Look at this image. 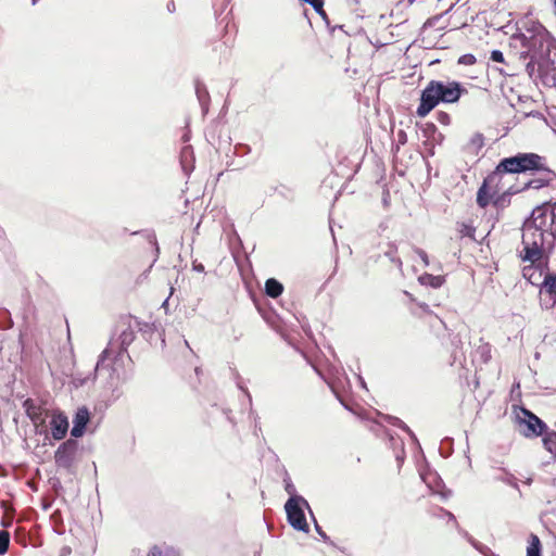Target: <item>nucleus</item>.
<instances>
[{
	"instance_id": "nucleus-1",
	"label": "nucleus",
	"mask_w": 556,
	"mask_h": 556,
	"mask_svg": "<svg viewBox=\"0 0 556 556\" xmlns=\"http://www.w3.org/2000/svg\"><path fill=\"white\" fill-rule=\"evenodd\" d=\"M556 241V203H546L532 211L522 227V249L519 256L530 263L522 268V276L539 286L543 275L542 262L553 252Z\"/></svg>"
},
{
	"instance_id": "nucleus-2",
	"label": "nucleus",
	"mask_w": 556,
	"mask_h": 556,
	"mask_svg": "<svg viewBox=\"0 0 556 556\" xmlns=\"http://www.w3.org/2000/svg\"><path fill=\"white\" fill-rule=\"evenodd\" d=\"M139 323L131 315H123L116 321L110 341L106 346V358L112 353H116L110 372L112 386V400H116L122 395L121 386L129 378L127 366L131 359L127 353V348L135 340L136 331Z\"/></svg>"
},
{
	"instance_id": "nucleus-3",
	"label": "nucleus",
	"mask_w": 556,
	"mask_h": 556,
	"mask_svg": "<svg viewBox=\"0 0 556 556\" xmlns=\"http://www.w3.org/2000/svg\"><path fill=\"white\" fill-rule=\"evenodd\" d=\"M467 90L456 80H430L420 94L416 114L426 117L440 103H456Z\"/></svg>"
},
{
	"instance_id": "nucleus-4",
	"label": "nucleus",
	"mask_w": 556,
	"mask_h": 556,
	"mask_svg": "<svg viewBox=\"0 0 556 556\" xmlns=\"http://www.w3.org/2000/svg\"><path fill=\"white\" fill-rule=\"evenodd\" d=\"M543 156L535 153H518L503 159L496 166V173H527L542 166Z\"/></svg>"
},
{
	"instance_id": "nucleus-5",
	"label": "nucleus",
	"mask_w": 556,
	"mask_h": 556,
	"mask_svg": "<svg viewBox=\"0 0 556 556\" xmlns=\"http://www.w3.org/2000/svg\"><path fill=\"white\" fill-rule=\"evenodd\" d=\"M302 506L309 508L304 497H289L285 504L288 522L298 531L308 532V525Z\"/></svg>"
},
{
	"instance_id": "nucleus-6",
	"label": "nucleus",
	"mask_w": 556,
	"mask_h": 556,
	"mask_svg": "<svg viewBox=\"0 0 556 556\" xmlns=\"http://www.w3.org/2000/svg\"><path fill=\"white\" fill-rule=\"evenodd\" d=\"M78 452V442L75 439H67L60 444L54 453V462L59 468L70 470L75 462Z\"/></svg>"
},
{
	"instance_id": "nucleus-7",
	"label": "nucleus",
	"mask_w": 556,
	"mask_h": 556,
	"mask_svg": "<svg viewBox=\"0 0 556 556\" xmlns=\"http://www.w3.org/2000/svg\"><path fill=\"white\" fill-rule=\"evenodd\" d=\"M525 419L520 420V424L525 426L522 433L526 437H540L546 432V424L540 419L536 415L527 408H521Z\"/></svg>"
},
{
	"instance_id": "nucleus-8",
	"label": "nucleus",
	"mask_w": 556,
	"mask_h": 556,
	"mask_svg": "<svg viewBox=\"0 0 556 556\" xmlns=\"http://www.w3.org/2000/svg\"><path fill=\"white\" fill-rule=\"evenodd\" d=\"M532 174H536L538 177L530 179L526 184L528 189H541L548 186L556 179V174L546 166L545 159L543 157L542 166L540 168H533L530 170Z\"/></svg>"
},
{
	"instance_id": "nucleus-9",
	"label": "nucleus",
	"mask_w": 556,
	"mask_h": 556,
	"mask_svg": "<svg viewBox=\"0 0 556 556\" xmlns=\"http://www.w3.org/2000/svg\"><path fill=\"white\" fill-rule=\"evenodd\" d=\"M68 428L70 422L65 413L60 409L53 410L50 420V429L53 440H63L67 434Z\"/></svg>"
},
{
	"instance_id": "nucleus-10",
	"label": "nucleus",
	"mask_w": 556,
	"mask_h": 556,
	"mask_svg": "<svg viewBox=\"0 0 556 556\" xmlns=\"http://www.w3.org/2000/svg\"><path fill=\"white\" fill-rule=\"evenodd\" d=\"M539 76L545 86L553 87L556 85V65L554 62H546L539 65Z\"/></svg>"
},
{
	"instance_id": "nucleus-11",
	"label": "nucleus",
	"mask_w": 556,
	"mask_h": 556,
	"mask_svg": "<svg viewBox=\"0 0 556 556\" xmlns=\"http://www.w3.org/2000/svg\"><path fill=\"white\" fill-rule=\"evenodd\" d=\"M23 408L25 409V413L27 417L37 425L40 422L41 425L45 424L46 419L43 417V410L40 406H37L35 402L31 399H26L23 402Z\"/></svg>"
},
{
	"instance_id": "nucleus-12",
	"label": "nucleus",
	"mask_w": 556,
	"mask_h": 556,
	"mask_svg": "<svg viewBox=\"0 0 556 556\" xmlns=\"http://www.w3.org/2000/svg\"><path fill=\"white\" fill-rule=\"evenodd\" d=\"M541 291L549 295L553 303L556 302V275L546 273L543 280L540 282Z\"/></svg>"
},
{
	"instance_id": "nucleus-13",
	"label": "nucleus",
	"mask_w": 556,
	"mask_h": 556,
	"mask_svg": "<svg viewBox=\"0 0 556 556\" xmlns=\"http://www.w3.org/2000/svg\"><path fill=\"white\" fill-rule=\"evenodd\" d=\"M493 471L496 472L494 480L501 481L510 485L511 488L519 490L516 477L502 467H493Z\"/></svg>"
},
{
	"instance_id": "nucleus-14",
	"label": "nucleus",
	"mask_w": 556,
	"mask_h": 556,
	"mask_svg": "<svg viewBox=\"0 0 556 556\" xmlns=\"http://www.w3.org/2000/svg\"><path fill=\"white\" fill-rule=\"evenodd\" d=\"M283 291V286L281 282H279L277 279L275 278H269L266 280L265 282V293L273 298V299H276L278 298Z\"/></svg>"
},
{
	"instance_id": "nucleus-15",
	"label": "nucleus",
	"mask_w": 556,
	"mask_h": 556,
	"mask_svg": "<svg viewBox=\"0 0 556 556\" xmlns=\"http://www.w3.org/2000/svg\"><path fill=\"white\" fill-rule=\"evenodd\" d=\"M90 421V412L86 406L78 407L73 416V424L87 429Z\"/></svg>"
},
{
	"instance_id": "nucleus-16",
	"label": "nucleus",
	"mask_w": 556,
	"mask_h": 556,
	"mask_svg": "<svg viewBox=\"0 0 556 556\" xmlns=\"http://www.w3.org/2000/svg\"><path fill=\"white\" fill-rule=\"evenodd\" d=\"M527 556H542V544L536 534L531 533L528 538Z\"/></svg>"
},
{
	"instance_id": "nucleus-17",
	"label": "nucleus",
	"mask_w": 556,
	"mask_h": 556,
	"mask_svg": "<svg viewBox=\"0 0 556 556\" xmlns=\"http://www.w3.org/2000/svg\"><path fill=\"white\" fill-rule=\"evenodd\" d=\"M147 556H179V553L172 546L161 544L152 546Z\"/></svg>"
},
{
	"instance_id": "nucleus-18",
	"label": "nucleus",
	"mask_w": 556,
	"mask_h": 556,
	"mask_svg": "<svg viewBox=\"0 0 556 556\" xmlns=\"http://www.w3.org/2000/svg\"><path fill=\"white\" fill-rule=\"evenodd\" d=\"M491 200L492 197L489 194L486 181H483L477 192V204L481 208H485L490 204Z\"/></svg>"
},
{
	"instance_id": "nucleus-19",
	"label": "nucleus",
	"mask_w": 556,
	"mask_h": 556,
	"mask_svg": "<svg viewBox=\"0 0 556 556\" xmlns=\"http://www.w3.org/2000/svg\"><path fill=\"white\" fill-rule=\"evenodd\" d=\"M419 280L421 283L429 285L433 288H440L444 282V278L442 276H433L430 274H425L419 278Z\"/></svg>"
},
{
	"instance_id": "nucleus-20",
	"label": "nucleus",
	"mask_w": 556,
	"mask_h": 556,
	"mask_svg": "<svg viewBox=\"0 0 556 556\" xmlns=\"http://www.w3.org/2000/svg\"><path fill=\"white\" fill-rule=\"evenodd\" d=\"M543 444L548 452L556 454V431L546 432Z\"/></svg>"
},
{
	"instance_id": "nucleus-21",
	"label": "nucleus",
	"mask_w": 556,
	"mask_h": 556,
	"mask_svg": "<svg viewBox=\"0 0 556 556\" xmlns=\"http://www.w3.org/2000/svg\"><path fill=\"white\" fill-rule=\"evenodd\" d=\"M193 152L190 146H186L181 149L180 152V163L185 172L188 170V162L192 160Z\"/></svg>"
},
{
	"instance_id": "nucleus-22",
	"label": "nucleus",
	"mask_w": 556,
	"mask_h": 556,
	"mask_svg": "<svg viewBox=\"0 0 556 556\" xmlns=\"http://www.w3.org/2000/svg\"><path fill=\"white\" fill-rule=\"evenodd\" d=\"M492 202L497 210H504L510 203V194L507 192L500 194Z\"/></svg>"
},
{
	"instance_id": "nucleus-23",
	"label": "nucleus",
	"mask_w": 556,
	"mask_h": 556,
	"mask_svg": "<svg viewBox=\"0 0 556 556\" xmlns=\"http://www.w3.org/2000/svg\"><path fill=\"white\" fill-rule=\"evenodd\" d=\"M134 235H141L150 244H152L154 247L156 255L159 254L160 249L157 245L156 236H155L154 231H151V230H144V231H140V232L136 231V232H134Z\"/></svg>"
},
{
	"instance_id": "nucleus-24",
	"label": "nucleus",
	"mask_w": 556,
	"mask_h": 556,
	"mask_svg": "<svg viewBox=\"0 0 556 556\" xmlns=\"http://www.w3.org/2000/svg\"><path fill=\"white\" fill-rule=\"evenodd\" d=\"M10 545V533L5 530H0V555L8 552Z\"/></svg>"
},
{
	"instance_id": "nucleus-25",
	"label": "nucleus",
	"mask_w": 556,
	"mask_h": 556,
	"mask_svg": "<svg viewBox=\"0 0 556 556\" xmlns=\"http://www.w3.org/2000/svg\"><path fill=\"white\" fill-rule=\"evenodd\" d=\"M483 147V136L481 134H476L471 137L468 148L472 150H479Z\"/></svg>"
},
{
	"instance_id": "nucleus-26",
	"label": "nucleus",
	"mask_w": 556,
	"mask_h": 556,
	"mask_svg": "<svg viewBox=\"0 0 556 556\" xmlns=\"http://www.w3.org/2000/svg\"><path fill=\"white\" fill-rule=\"evenodd\" d=\"M395 248L393 245H390V249L384 252V255L396 266L401 269L402 268V261L399 257H395Z\"/></svg>"
},
{
	"instance_id": "nucleus-27",
	"label": "nucleus",
	"mask_w": 556,
	"mask_h": 556,
	"mask_svg": "<svg viewBox=\"0 0 556 556\" xmlns=\"http://www.w3.org/2000/svg\"><path fill=\"white\" fill-rule=\"evenodd\" d=\"M283 482H285V490L290 495V497H302L301 495L295 494V486L292 483V481L290 480V478H288V477L285 478Z\"/></svg>"
},
{
	"instance_id": "nucleus-28",
	"label": "nucleus",
	"mask_w": 556,
	"mask_h": 556,
	"mask_svg": "<svg viewBox=\"0 0 556 556\" xmlns=\"http://www.w3.org/2000/svg\"><path fill=\"white\" fill-rule=\"evenodd\" d=\"M476 62H477V59L471 53L463 54L458 59V64H460V65H473Z\"/></svg>"
},
{
	"instance_id": "nucleus-29",
	"label": "nucleus",
	"mask_w": 556,
	"mask_h": 556,
	"mask_svg": "<svg viewBox=\"0 0 556 556\" xmlns=\"http://www.w3.org/2000/svg\"><path fill=\"white\" fill-rule=\"evenodd\" d=\"M195 92L201 105H204L205 101L208 98L206 89L203 86L198 85L195 88Z\"/></svg>"
},
{
	"instance_id": "nucleus-30",
	"label": "nucleus",
	"mask_w": 556,
	"mask_h": 556,
	"mask_svg": "<svg viewBox=\"0 0 556 556\" xmlns=\"http://www.w3.org/2000/svg\"><path fill=\"white\" fill-rule=\"evenodd\" d=\"M86 432V429L81 426H77L75 424H73V428L71 430V435L72 438L71 439H77V438H80L85 434Z\"/></svg>"
},
{
	"instance_id": "nucleus-31",
	"label": "nucleus",
	"mask_w": 556,
	"mask_h": 556,
	"mask_svg": "<svg viewBox=\"0 0 556 556\" xmlns=\"http://www.w3.org/2000/svg\"><path fill=\"white\" fill-rule=\"evenodd\" d=\"M437 121L442 125H450L451 123V116L445 112H438L437 113Z\"/></svg>"
},
{
	"instance_id": "nucleus-32",
	"label": "nucleus",
	"mask_w": 556,
	"mask_h": 556,
	"mask_svg": "<svg viewBox=\"0 0 556 556\" xmlns=\"http://www.w3.org/2000/svg\"><path fill=\"white\" fill-rule=\"evenodd\" d=\"M414 252L420 257L424 266H426V267L429 266V257H428V254L424 250H421L419 248H415Z\"/></svg>"
},
{
	"instance_id": "nucleus-33",
	"label": "nucleus",
	"mask_w": 556,
	"mask_h": 556,
	"mask_svg": "<svg viewBox=\"0 0 556 556\" xmlns=\"http://www.w3.org/2000/svg\"><path fill=\"white\" fill-rule=\"evenodd\" d=\"M490 59L493 62L503 63L504 62V54L500 50H493V51H491Z\"/></svg>"
},
{
	"instance_id": "nucleus-34",
	"label": "nucleus",
	"mask_w": 556,
	"mask_h": 556,
	"mask_svg": "<svg viewBox=\"0 0 556 556\" xmlns=\"http://www.w3.org/2000/svg\"><path fill=\"white\" fill-rule=\"evenodd\" d=\"M104 365V350L99 354L96 369L99 370Z\"/></svg>"
},
{
	"instance_id": "nucleus-35",
	"label": "nucleus",
	"mask_w": 556,
	"mask_h": 556,
	"mask_svg": "<svg viewBox=\"0 0 556 556\" xmlns=\"http://www.w3.org/2000/svg\"><path fill=\"white\" fill-rule=\"evenodd\" d=\"M192 269L195 270V271H199V273H203L204 271V266H203V264L198 263L197 261H193Z\"/></svg>"
},
{
	"instance_id": "nucleus-36",
	"label": "nucleus",
	"mask_w": 556,
	"mask_h": 556,
	"mask_svg": "<svg viewBox=\"0 0 556 556\" xmlns=\"http://www.w3.org/2000/svg\"><path fill=\"white\" fill-rule=\"evenodd\" d=\"M315 529L318 532V534L323 538V540H325V541L328 540L327 534L321 530L320 526L317 523L316 520H315Z\"/></svg>"
},
{
	"instance_id": "nucleus-37",
	"label": "nucleus",
	"mask_w": 556,
	"mask_h": 556,
	"mask_svg": "<svg viewBox=\"0 0 556 556\" xmlns=\"http://www.w3.org/2000/svg\"><path fill=\"white\" fill-rule=\"evenodd\" d=\"M393 425L405 429L407 432H410L409 429L405 426V424L402 420H400L399 418H394Z\"/></svg>"
},
{
	"instance_id": "nucleus-38",
	"label": "nucleus",
	"mask_w": 556,
	"mask_h": 556,
	"mask_svg": "<svg viewBox=\"0 0 556 556\" xmlns=\"http://www.w3.org/2000/svg\"><path fill=\"white\" fill-rule=\"evenodd\" d=\"M418 307L421 309L422 313H430L429 306L426 303H419Z\"/></svg>"
},
{
	"instance_id": "nucleus-39",
	"label": "nucleus",
	"mask_w": 556,
	"mask_h": 556,
	"mask_svg": "<svg viewBox=\"0 0 556 556\" xmlns=\"http://www.w3.org/2000/svg\"><path fill=\"white\" fill-rule=\"evenodd\" d=\"M168 302H169V296L164 300V302L162 303V307H164L166 309L168 306Z\"/></svg>"
},
{
	"instance_id": "nucleus-40",
	"label": "nucleus",
	"mask_w": 556,
	"mask_h": 556,
	"mask_svg": "<svg viewBox=\"0 0 556 556\" xmlns=\"http://www.w3.org/2000/svg\"><path fill=\"white\" fill-rule=\"evenodd\" d=\"M167 9H168L169 11L174 10V9H175V4H174V2L168 3Z\"/></svg>"
},
{
	"instance_id": "nucleus-41",
	"label": "nucleus",
	"mask_w": 556,
	"mask_h": 556,
	"mask_svg": "<svg viewBox=\"0 0 556 556\" xmlns=\"http://www.w3.org/2000/svg\"><path fill=\"white\" fill-rule=\"evenodd\" d=\"M554 7V15L556 16V0H552Z\"/></svg>"
},
{
	"instance_id": "nucleus-42",
	"label": "nucleus",
	"mask_w": 556,
	"mask_h": 556,
	"mask_svg": "<svg viewBox=\"0 0 556 556\" xmlns=\"http://www.w3.org/2000/svg\"><path fill=\"white\" fill-rule=\"evenodd\" d=\"M358 379L361 381L362 387L366 388V383H365L364 379L362 377H359Z\"/></svg>"
},
{
	"instance_id": "nucleus-43",
	"label": "nucleus",
	"mask_w": 556,
	"mask_h": 556,
	"mask_svg": "<svg viewBox=\"0 0 556 556\" xmlns=\"http://www.w3.org/2000/svg\"><path fill=\"white\" fill-rule=\"evenodd\" d=\"M428 128H429V130H434V129H435V126H434L433 124H429V125H428Z\"/></svg>"
},
{
	"instance_id": "nucleus-44",
	"label": "nucleus",
	"mask_w": 556,
	"mask_h": 556,
	"mask_svg": "<svg viewBox=\"0 0 556 556\" xmlns=\"http://www.w3.org/2000/svg\"><path fill=\"white\" fill-rule=\"evenodd\" d=\"M132 556H141V555H140V552L136 549L132 552Z\"/></svg>"
},
{
	"instance_id": "nucleus-45",
	"label": "nucleus",
	"mask_w": 556,
	"mask_h": 556,
	"mask_svg": "<svg viewBox=\"0 0 556 556\" xmlns=\"http://www.w3.org/2000/svg\"><path fill=\"white\" fill-rule=\"evenodd\" d=\"M464 235H469V229H467V227H465V230L463 231Z\"/></svg>"
},
{
	"instance_id": "nucleus-46",
	"label": "nucleus",
	"mask_w": 556,
	"mask_h": 556,
	"mask_svg": "<svg viewBox=\"0 0 556 556\" xmlns=\"http://www.w3.org/2000/svg\"><path fill=\"white\" fill-rule=\"evenodd\" d=\"M38 2V0H31V4L35 5Z\"/></svg>"
},
{
	"instance_id": "nucleus-47",
	"label": "nucleus",
	"mask_w": 556,
	"mask_h": 556,
	"mask_svg": "<svg viewBox=\"0 0 556 556\" xmlns=\"http://www.w3.org/2000/svg\"><path fill=\"white\" fill-rule=\"evenodd\" d=\"M448 516H450L451 519H455L453 514H448Z\"/></svg>"
}]
</instances>
